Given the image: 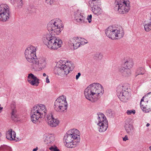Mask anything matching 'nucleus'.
<instances>
[{
    "instance_id": "obj_1",
    "label": "nucleus",
    "mask_w": 151,
    "mask_h": 151,
    "mask_svg": "<svg viewBox=\"0 0 151 151\" xmlns=\"http://www.w3.org/2000/svg\"><path fill=\"white\" fill-rule=\"evenodd\" d=\"M37 48L33 46L27 47L25 50L24 55L27 60L32 64L31 68L34 71H41L44 69L47 65L46 58L43 57L37 58L36 51Z\"/></svg>"
},
{
    "instance_id": "obj_2",
    "label": "nucleus",
    "mask_w": 151,
    "mask_h": 151,
    "mask_svg": "<svg viewBox=\"0 0 151 151\" xmlns=\"http://www.w3.org/2000/svg\"><path fill=\"white\" fill-rule=\"evenodd\" d=\"M103 87L98 83L91 84L86 88L84 92L85 98L92 102L96 101L103 94Z\"/></svg>"
},
{
    "instance_id": "obj_3",
    "label": "nucleus",
    "mask_w": 151,
    "mask_h": 151,
    "mask_svg": "<svg viewBox=\"0 0 151 151\" xmlns=\"http://www.w3.org/2000/svg\"><path fill=\"white\" fill-rule=\"evenodd\" d=\"M80 132L76 129L68 131L64 138V144L68 148H74L78 145L80 140Z\"/></svg>"
},
{
    "instance_id": "obj_4",
    "label": "nucleus",
    "mask_w": 151,
    "mask_h": 151,
    "mask_svg": "<svg viewBox=\"0 0 151 151\" xmlns=\"http://www.w3.org/2000/svg\"><path fill=\"white\" fill-rule=\"evenodd\" d=\"M73 63L71 61L63 59L61 60L57 63L54 69V73L60 76L67 75L74 68Z\"/></svg>"
},
{
    "instance_id": "obj_5",
    "label": "nucleus",
    "mask_w": 151,
    "mask_h": 151,
    "mask_svg": "<svg viewBox=\"0 0 151 151\" xmlns=\"http://www.w3.org/2000/svg\"><path fill=\"white\" fill-rule=\"evenodd\" d=\"M47 112V108L44 104H39L34 106L31 111V120L33 123H36L39 119L45 117Z\"/></svg>"
},
{
    "instance_id": "obj_6",
    "label": "nucleus",
    "mask_w": 151,
    "mask_h": 151,
    "mask_svg": "<svg viewBox=\"0 0 151 151\" xmlns=\"http://www.w3.org/2000/svg\"><path fill=\"white\" fill-rule=\"evenodd\" d=\"M43 42L49 49L57 50L61 47L63 44L62 41L59 37L48 34L44 37Z\"/></svg>"
},
{
    "instance_id": "obj_7",
    "label": "nucleus",
    "mask_w": 151,
    "mask_h": 151,
    "mask_svg": "<svg viewBox=\"0 0 151 151\" xmlns=\"http://www.w3.org/2000/svg\"><path fill=\"white\" fill-rule=\"evenodd\" d=\"M117 95L121 101L124 102L128 101L130 96L129 86L127 84L119 85L117 88Z\"/></svg>"
},
{
    "instance_id": "obj_8",
    "label": "nucleus",
    "mask_w": 151,
    "mask_h": 151,
    "mask_svg": "<svg viewBox=\"0 0 151 151\" xmlns=\"http://www.w3.org/2000/svg\"><path fill=\"white\" fill-rule=\"evenodd\" d=\"M106 35L112 40L120 39L124 35V31L122 27L115 28L109 26L105 30Z\"/></svg>"
},
{
    "instance_id": "obj_9",
    "label": "nucleus",
    "mask_w": 151,
    "mask_h": 151,
    "mask_svg": "<svg viewBox=\"0 0 151 151\" xmlns=\"http://www.w3.org/2000/svg\"><path fill=\"white\" fill-rule=\"evenodd\" d=\"M114 4L115 10L120 14H126L130 9V3L129 0H115Z\"/></svg>"
},
{
    "instance_id": "obj_10",
    "label": "nucleus",
    "mask_w": 151,
    "mask_h": 151,
    "mask_svg": "<svg viewBox=\"0 0 151 151\" xmlns=\"http://www.w3.org/2000/svg\"><path fill=\"white\" fill-rule=\"evenodd\" d=\"M47 27L49 32L54 35L60 34L63 29V25L59 19L52 20L47 24Z\"/></svg>"
},
{
    "instance_id": "obj_11",
    "label": "nucleus",
    "mask_w": 151,
    "mask_h": 151,
    "mask_svg": "<svg viewBox=\"0 0 151 151\" xmlns=\"http://www.w3.org/2000/svg\"><path fill=\"white\" fill-rule=\"evenodd\" d=\"M140 106L143 111L145 113L151 111V92L148 93L142 98Z\"/></svg>"
},
{
    "instance_id": "obj_12",
    "label": "nucleus",
    "mask_w": 151,
    "mask_h": 151,
    "mask_svg": "<svg viewBox=\"0 0 151 151\" xmlns=\"http://www.w3.org/2000/svg\"><path fill=\"white\" fill-rule=\"evenodd\" d=\"M68 107V104L66 98L63 96L58 98L55 101L54 108L57 111L62 112L66 110Z\"/></svg>"
},
{
    "instance_id": "obj_13",
    "label": "nucleus",
    "mask_w": 151,
    "mask_h": 151,
    "mask_svg": "<svg viewBox=\"0 0 151 151\" xmlns=\"http://www.w3.org/2000/svg\"><path fill=\"white\" fill-rule=\"evenodd\" d=\"M98 123L97 125L99 132H104L105 131L108 127V121L105 116L102 113L98 114Z\"/></svg>"
},
{
    "instance_id": "obj_14",
    "label": "nucleus",
    "mask_w": 151,
    "mask_h": 151,
    "mask_svg": "<svg viewBox=\"0 0 151 151\" xmlns=\"http://www.w3.org/2000/svg\"><path fill=\"white\" fill-rule=\"evenodd\" d=\"M10 16L9 7L6 4L0 5V21H6Z\"/></svg>"
},
{
    "instance_id": "obj_15",
    "label": "nucleus",
    "mask_w": 151,
    "mask_h": 151,
    "mask_svg": "<svg viewBox=\"0 0 151 151\" xmlns=\"http://www.w3.org/2000/svg\"><path fill=\"white\" fill-rule=\"evenodd\" d=\"M46 121L48 125L51 127H55L58 126L60 122L57 118H55L51 113L48 114L46 116Z\"/></svg>"
},
{
    "instance_id": "obj_16",
    "label": "nucleus",
    "mask_w": 151,
    "mask_h": 151,
    "mask_svg": "<svg viewBox=\"0 0 151 151\" xmlns=\"http://www.w3.org/2000/svg\"><path fill=\"white\" fill-rule=\"evenodd\" d=\"M74 18L76 22L79 24L84 22L86 19L84 14L79 10L74 12Z\"/></svg>"
},
{
    "instance_id": "obj_17",
    "label": "nucleus",
    "mask_w": 151,
    "mask_h": 151,
    "mask_svg": "<svg viewBox=\"0 0 151 151\" xmlns=\"http://www.w3.org/2000/svg\"><path fill=\"white\" fill-rule=\"evenodd\" d=\"M44 143L47 145H50L55 140V137L53 134L47 133L43 136Z\"/></svg>"
},
{
    "instance_id": "obj_18",
    "label": "nucleus",
    "mask_w": 151,
    "mask_h": 151,
    "mask_svg": "<svg viewBox=\"0 0 151 151\" xmlns=\"http://www.w3.org/2000/svg\"><path fill=\"white\" fill-rule=\"evenodd\" d=\"M40 80L33 74L31 73L27 77V81L31 85L37 86L40 83Z\"/></svg>"
},
{
    "instance_id": "obj_19",
    "label": "nucleus",
    "mask_w": 151,
    "mask_h": 151,
    "mask_svg": "<svg viewBox=\"0 0 151 151\" xmlns=\"http://www.w3.org/2000/svg\"><path fill=\"white\" fill-rule=\"evenodd\" d=\"M124 122V127L126 132L128 133H131L133 130L132 119L130 118H127Z\"/></svg>"
},
{
    "instance_id": "obj_20",
    "label": "nucleus",
    "mask_w": 151,
    "mask_h": 151,
    "mask_svg": "<svg viewBox=\"0 0 151 151\" xmlns=\"http://www.w3.org/2000/svg\"><path fill=\"white\" fill-rule=\"evenodd\" d=\"M69 44L72 46L74 49H76L81 45L80 43L78 37H75L71 39L68 42Z\"/></svg>"
},
{
    "instance_id": "obj_21",
    "label": "nucleus",
    "mask_w": 151,
    "mask_h": 151,
    "mask_svg": "<svg viewBox=\"0 0 151 151\" xmlns=\"http://www.w3.org/2000/svg\"><path fill=\"white\" fill-rule=\"evenodd\" d=\"M16 136V133L14 131H12L11 129H9L6 133V138L11 140H14L17 141L18 139L17 138Z\"/></svg>"
},
{
    "instance_id": "obj_22",
    "label": "nucleus",
    "mask_w": 151,
    "mask_h": 151,
    "mask_svg": "<svg viewBox=\"0 0 151 151\" xmlns=\"http://www.w3.org/2000/svg\"><path fill=\"white\" fill-rule=\"evenodd\" d=\"M101 4L98 5H93L91 7L92 11L93 13L97 15H99L102 13V10L100 7Z\"/></svg>"
},
{
    "instance_id": "obj_23",
    "label": "nucleus",
    "mask_w": 151,
    "mask_h": 151,
    "mask_svg": "<svg viewBox=\"0 0 151 151\" xmlns=\"http://www.w3.org/2000/svg\"><path fill=\"white\" fill-rule=\"evenodd\" d=\"M119 71L122 76L125 77L129 76L131 74V71L130 69H127L124 67H121L119 69Z\"/></svg>"
},
{
    "instance_id": "obj_24",
    "label": "nucleus",
    "mask_w": 151,
    "mask_h": 151,
    "mask_svg": "<svg viewBox=\"0 0 151 151\" xmlns=\"http://www.w3.org/2000/svg\"><path fill=\"white\" fill-rule=\"evenodd\" d=\"M11 107L12 108V118L13 120L15 121L17 120L18 116L17 114L16 110L15 109V104H12Z\"/></svg>"
},
{
    "instance_id": "obj_25",
    "label": "nucleus",
    "mask_w": 151,
    "mask_h": 151,
    "mask_svg": "<svg viewBox=\"0 0 151 151\" xmlns=\"http://www.w3.org/2000/svg\"><path fill=\"white\" fill-rule=\"evenodd\" d=\"M133 60H132L129 59L125 62L124 65L125 68L130 69L133 66Z\"/></svg>"
},
{
    "instance_id": "obj_26",
    "label": "nucleus",
    "mask_w": 151,
    "mask_h": 151,
    "mask_svg": "<svg viewBox=\"0 0 151 151\" xmlns=\"http://www.w3.org/2000/svg\"><path fill=\"white\" fill-rule=\"evenodd\" d=\"M144 26L145 29L146 31L149 32L151 30V14L149 21L145 23Z\"/></svg>"
},
{
    "instance_id": "obj_27",
    "label": "nucleus",
    "mask_w": 151,
    "mask_h": 151,
    "mask_svg": "<svg viewBox=\"0 0 151 151\" xmlns=\"http://www.w3.org/2000/svg\"><path fill=\"white\" fill-rule=\"evenodd\" d=\"M22 0H10L12 4L15 6L19 7L21 6L22 4Z\"/></svg>"
},
{
    "instance_id": "obj_28",
    "label": "nucleus",
    "mask_w": 151,
    "mask_h": 151,
    "mask_svg": "<svg viewBox=\"0 0 151 151\" xmlns=\"http://www.w3.org/2000/svg\"><path fill=\"white\" fill-rule=\"evenodd\" d=\"M79 38L80 43L81 45H83L88 43L87 41L85 39L81 37H79Z\"/></svg>"
},
{
    "instance_id": "obj_29",
    "label": "nucleus",
    "mask_w": 151,
    "mask_h": 151,
    "mask_svg": "<svg viewBox=\"0 0 151 151\" xmlns=\"http://www.w3.org/2000/svg\"><path fill=\"white\" fill-rule=\"evenodd\" d=\"M92 5L101 4V0H90Z\"/></svg>"
},
{
    "instance_id": "obj_30",
    "label": "nucleus",
    "mask_w": 151,
    "mask_h": 151,
    "mask_svg": "<svg viewBox=\"0 0 151 151\" xmlns=\"http://www.w3.org/2000/svg\"><path fill=\"white\" fill-rule=\"evenodd\" d=\"M49 149L51 151H59L57 147L55 145L51 146Z\"/></svg>"
},
{
    "instance_id": "obj_31",
    "label": "nucleus",
    "mask_w": 151,
    "mask_h": 151,
    "mask_svg": "<svg viewBox=\"0 0 151 151\" xmlns=\"http://www.w3.org/2000/svg\"><path fill=\"white\" fill-rule=\"evenodd\" d=\"M135 111L134 109H133L132 110H128L126 112L127 114L128 115H131L132 114H134L135 113Z\"/></svg>"
},
{
    "instance_id": "obj_32",
    "label": "nucleus",
    "mask_w": 151,
    "mask_h": 151,
    "mask_svg": "<svg viewBox=\"0 0 151 151\" xmlns=\"http://www.w3.org/2000/svg\"><path fill=\"white\" fill-rule=\"evenodd\" d=\"M106 114L109 116H112V111L111 109H108L106 111Z\"/></svg>"
},
{
    "instance_id": "obj_33",
    "label": "nucleus",
    "mask_w": 151,
    "mask_h": 151,
    "mask_svg": "<svg viewBox=\"0 0 151 151\" xmlns=\"http://www.w3.org/2000/svg\"><path fill=\"white\" fill-rule=\"evenodd\" d=\"M142 69L143 70V71H142V72H138L140 70H141V68L139 69H138V70H137V71L136 72V73H137V75H143L144 73V70L143 69Z\"/></svg>"
},
{
    "instance_id": "obj_34",
    "label": "nucleus",
    "mask_w": 151,
    "mask_h": 151,
    "mask_svg": "<svg viewBox=\"0 0 151 151\" xmlns=\"http://www.w3.org/2000/svg\"><path fill=\"white\" fill-rule=\"evenodd\" d=\"M92 16L91 14L88 15L87 18V19L89 23H90L91 21Z\"/></svg>"
},
{
    "instance_id": "obj_35",
    "label": "nucleus",
    "mask_w": 151,
    "mask_h": 151,
    "mask_svg": "<svg viewBox=\"0 0 151 151\" xmlns=\"http://www.w3.org/2000/svg\"><path fill=\"white\" fill-rule=\"evenodd\" d=\"M96 57H98L99 60H101L103 56L100 53H98L96 54Z\"/></svg>"
},
{
    "instance_id": "obj_36",
    "label": "nucleus",
    "mask_w": 151,
    "mask_h": 151,
    "mask_svg": "<svg viewBox=\"0 0 151 151\" xmlns=\"http://www.w3.org/2000/svg\"><path fill=\"white\" fill-rule=\"evenodd\" d=\"M47 4H52L55 0H45Z\"/></svg>"
},
{
    "instance_id": "obj_37",
    "label": "nucleus",
    "mask_w": 151,
    "mask_h": 151,
    "mask_svg": "<svg viewBox=\"0 0 151 151\" xmlns=\"http://www.w3.org/2000/svg\"><path fill=\"white\" fill-rule=\"evenodd\" d=\"M48 76H47V77L46 78V82L47 83H49L50 82V80L48 78Z\"/></svg>"
},
{
    "instance_id": "obj_38",
    "label": "nucleus",
    "mask_w": 151,
    "mask_h": 151,
    "mask_svg": "<svg viewBox=\"0 0 151 151\" xmlns=\"http://www.w3.org/2000/svg\"><path fill=\"white\" fill-rule=\"evenodd\" d=\"M81 74L80 73H78L77 75L76 76V80H77L79 78V77L81 76Z\"/></svg>"
},
{
    "instance_id": "obj_39",
    "label": "nucleus",
    "mask_w": 151,
    "mask_h": 151,
    "mask_svg": "<svg viewBox=\"0 0 151 151\" xmlns=\"http://www.w3.org/2000/svg\"><path fill=\"white\" fill-rule=\"evenodd\" d=\"M128 140V138L127 135L125 136L123 138V140L124 141H126Z\"/></svg>"
},
{
    "instance_id": "obj_40",
    "label": "nucleus",
    "mask_w": 151,
    "mask_h": 151,
    "mask_svg": "<svg viewBox=\"0 0 151 151\" xmlns=\"http://www.w3.org/2000/svg\"><path fill=\"white\" fill-rule=\"evenodd\" d=\"M38 149V147H37L35 148L32 151H37Z\"/></svg>"
},
{
    "instance_id": "obj_41",
    "label": "nucleus",
    "mask_w": 151,
    "mask_h": 151,
    "mask_svg": "<svg viewBox=\"0 0 151 151\" xmlns=\"http://www.w3.org/2000/svg\"><path fill=\"white\" fill-rule=\"evenodd\" d=\"M42 75H43V76H44V77H46V76L47 77V75H46V73H43V74Z\"/></svg>"
},
{
    "instance_id": "obj_42",
    "label": "nucleus",
    "mask_w": 151,
    "mask_h": 151,
    "mask_svg": "<svg viewBox=\"0 0 151 151\" xmlns=\"http://www.w3.org/2000/svg\"><path fill=\"white\" fill-rule=\"evenodd\" d=\"M149 125H150V124H149V123H147V124L146 125V126H147V127H148L149 126Z\"/></svg>"
},
{
    "instance_id": "obj_43",
    "label": "nucleus",
    "mask_w": 151,
    "mask_h": 151,
    "mask_svg": "<svg viewBox=\"0 0 151 151\" xmlns=\"http://www.w3.org/2000/svg\"><path fill=\"white\" fill-rule=\"evenodd\" d=\"M150 149L151 150V146L150 147Z\"/></svg>"
},
{
    "instance_id": "obj_44",
    "label": "nucleus",
    "mask_w": 151,
    "mask_h": 151,
    "mask_svg": "<svg viewBox=\"0 0 151 151\" xmlns=\"http://www.w3.org/2000/svg\"><path fill=\"white\" fill-rule=\"evenodd\" d=\"M43 151H46V150H43Z\"/></svg>"
}]
</instances>
